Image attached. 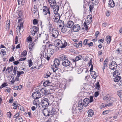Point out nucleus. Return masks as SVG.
Listing matches in <instances>:
<instances>
[{"label": "nucleus", "mask_w": 122, "mask_h": 122, "mask_svg": "<svg viewBox=\"0 0 122 122\" xmlns=\"http://www.w3.org/2000/svg\"><path fill=\"white\" fill-rule=\"evenodd\" d=\"M43 13L44 15H46L48 13L49 14V16L45 20L44 22L47 23H50L52 22L50 15L51 12L50 11V8L46 6H43Z\"/></svg>", "instance_id": "nucleus-1"}, {"label": "nucleus", "mask_w": 122, "mask_h": 122, "mask_svg": "<svg viewBox=\"0 0 122 122\" xmlns=\"http://www.w3.org/2000/svg\"><path fill=\"white\" fill-rule=\"evenodd\" d=\"M54 64L51 65V68L53 72H55L58 70V66L60 65L59 60L57 59H55L54 61Z\"/></svg>", "instance_id": "nucleus-2"}, {"label": "nucleus", "mask_w": 122, "mask_h": 122, "mask_svg": "<svg viewBox=\"0 0 122 122\" xmlns=\"http://www.w3.org/2000/svg\"><path fill=\"white\" fill-rule=\"evenodd\" d=\"M41 104L42 107H46L49 104V100L47 98H43L41 100Z\"/></svg>", "instance_id": "nucleus-3"}, {"label": "nucleus", "mask_w": 122, "mask_h": 122, "mask_svg": "<svg viewBox=\"0 0 122 122\" xmlns=\"http://www.w3.org/2000/svg\"><path fill=\"white\" fill-rule=\"evenodd\" d=\"M55 46L52 44L49 45L48 46L49 49H48V51H49V55H52L54 53V49H55Z\"/></svg>", "instance_id": "nucleus-4"}, {"label": "nucleus", "mask_w": 122, "mask_h": 122, "mask_svg": "<svg viewBox=\"0 0 122 122\" xmlns=\"http://www.w3.org/2000/svg\"><path fill=\"white\" fill-rule=\"evenodd\" d=\"M117 65L115 61H112L109 65V67L110 69L113 70H115L117 67Z\"/></svg>", "instance_id": "nucleus-5"}, {"label": "nucleus", "mask_w": 122, "mask_h": 122, "mask_svg": "<svg viewBox=\"0 0 122 122\" xmlns=\"http://www.w3.org/2000/svg\"><path fill=\"white\" fill-rule=\"evenodd\" d=\"M32 96L34 99H37L39 98L41 96L40 94V92H34L32 95Z\"/></svg>", "instance_id": "nucleus-6"}, {"label": "nucleus", "mask_w": 122, "mask_h": 122, "mask_svg": "<svg viewBox=\"0 0 122 122\" xmlns=\"http://www.w3.org/2000/svg\"><path fill=\"white\" fill-rule=\"evenodd\" d=\"M38 28L35 26H34L31 29V35L34 36L36 34L38 31Z\"/></svg>", "instance_id": "nucleus-7"}, {"label": "nucleus", "mask_w": 122, "mask_h": 122, "mask_svg": "<svg viewBox=\"0 0 122 122\" xmlns=\"http://www.w3.org/2000/svg\"><path fill=\"white\" fill-rule=\"evenodd\" d=\"M71 63V61L68 60L66 59L65 60L63 61L62 65L66 67L70 66Z\"/></svg>", "instance_id": "nucleus-8"}, {"label": "nucleus", "mask_w": 122, "mask_h": 122, "mask_svg": "<svg viewBox=\"0 0 122 122\" xmlns=\"http://www.w3.org/2000/svg\"><path fill=\"white\" fill-rule=\"evenodd\" d=\"M50 115L54 114L56 112L55 109L52 107H50L48 108Z\"/></svg>", "instance_id": "nucleus-9"}, {"label": "nucleus", "mask_w": 122, "mask_h": 122, "mask_svg": "<svg viewBox=\"0 0 122 122\" xmlns=\"http://www.w3.org/2000/svg\"><path fill=\"white\" fill-rule=\"evenodd\" d=\"M52 36L55 38H56L57 37L59 34L58 31L55 29H52Z\"/></svg>", "instance_id": "nucleus-10"}, {"label": "nucleus", "mask_w": 122, "mask_h": 122, "mask_svg": "<svg viewBox=\"0 0 122 122\" xmlns=\"http://www.w3.org/2000/svg\"><path fill=\"white\" fill-rule=\"evenodd\" d=\"M80 29V26L78 24L75 25H73V30L74 32H77Z\"/></svg>", "instance_id": "nucleus-11"}, {"label": "nucleus", "mask_w": 122, "mask_h": 122, "mask_svg": "<svg viewBox=\"0 0 122 122\" xmlns=\"http://www.w3.org/2000/svg\"><path fill=\"white\" fill-rule=\"evenodd\" d=\"M90 100L87 98H85L83 100L82 103L83 106L86 107L90 102Z\"/></svg>", "instance_id": "nucleus-12"}, {"label": "nucleus", "mask_w": 122, "mask_h": 122, "mask_svg": "<svg viewBox=\"0 0 122 122\" xmlns=\"http://www.w3.org/2000/svg\"><path fill=\"white\" fill-rule=\"evenodd\" d=\"M23 23H19L16 28V31L17 32H19L21 29H23Z\"/></svg>", "instance_id": "nucleus-13"}, {"label": "nucleus", "mask_w": 122, "mask_h": 122, "mask_svg": "<svg viewBox=\"0 0 122 122\" xmlns=\"http://www.w3.org/2000/svg\"><path fill=\"white\" fill-rule=\"evenodd\" d=\"M42 112L45 116H49L50 115L48 108L46 109L45 108L44 109Z\"/></svg>", "instance_id": "nucleus-14"}, {"label": "nucleus", "mask_w": 122, "mask_h": 122, "mask_svg": "<svg viewBox=\"0 0 122 122\" xmlns=\"http://www.w3.org/2000/svg\"><path fill=\"white\" fill-rule=\"evenodd\" d=\"M53 10L54 14H56L57 13V12L59 10V6L55 4L54 6Z\"/></svg>", "instance_id": "nucleus-15"}, {"label": "nucleus", "mask_w": 122, "mask_h": 122, "mask_svg": "<svg viewBox=\"0 0 122 122\" xmlns=\"http://www.w3.org/2000/svg\"><path fill=\"white\" fill-rule=\"evenodd\" d=\"M57 43L56 44L57 46H58V47H61L63 45V41H62L58 39L57 40Z\"/></svg>", "instance_id": "nucleus-16"}, {"label": "nucleus", "mask_w": 122, "mask_h": 122, "mask_svg": "<svg viewBox=\"0 0 122 122\" xmlns=\"http://www.w3.org/2000/svg\"><path fill=\"white\" fill-rule=\"evenodd\" d=\"M88 117H92L94 114L93 111L91 109L89 110L88 112Z\"/></svg>", "instance_id": "nucleus-17"}, {"label": "nucleus", "mask_w": 122, "mask_h": 122, "mask_svg": "<svg viewBox=\"0 0 122 122\" xmlns=\"http://www.w3.org/2000/svg\"><path fill=\"white\" fill-rule=\"evenodd\" d=\"M48 1L50 3V6L52 7H53L56 3L55 0H48Z\"/></svg>", "instance_id": "nucleus-18"}, {"label": "nucleus", "mask_w": 122, "mask_h": 122, "mask_svg": "<svg viewBox=\"0 0 122 122\" xmlns=\"http://www.w3.org/2000/svg\"><path fill=\"white\" fill-rule=\"evenodd\" d=\"M90 72H91V76H92V78L96 79V78L97 77L96 72L93 71H90Z\"/></svg>", "instance_id": "nucleus-19"}, {"label": "nucleus", "mask_w": 122, "mask_h": 122, "mask_svg": "<svg viewBox=\"0 0 122 122\" xmlns=\"http://www.w3.org/2000/svg\"><path fill=\"white\" fill-rule=\"evenodd\" d=\"M115 5L114 2L113 0H110L109 3V6L110 7H113Z\"/></svg>", "instance_id": "nucleus-20"}, {"label": "nucleus", "mask_w": 122, "mask_h": 122, "mask_svg": "<svg viewBox=\"0 0 122 122\" xmlns=\"http://www.w3.org/2000/svg\"><path fill=\"white\" fill-rule=\"evenodd\" d=\"M66 58V56L63 55L61 54L59 56V59L61 61H64Z\"/></svg>", "instance_id": "nucleus-21"}, {"label": "nucleus", "mask_w": 122, "mask_h": 122, "mask_svg": "<svg viewBox=\"0 0 122 122\" xmlns=\"http://www.w3.org/2000/svg\"><path fill=\"white\" fill-rule=\"evenodd\" d=\"M65 27H66L68 28H71L73 25L74 23H63Z\"/></svg>", "instance_id": "nucleus-22"}, {"label": "nucleus", "mask_w": 122, "mask_h": 122, "mask_svg": "<svg viewBox=\"0 0 122 122\" xmlns=\"http://www.w3.org/2000/svg\"><path fill=\"white\" fill-rule=\"evenodd\" d=\"M115 77V78L114 79V81L115 82H118V81H120L121 79V77L120 76H114ZM121 81H122L121 80Z\"/></svg>", "instance_id": "nucleus-23"}, {"label": "nucleus", "mask_w": 122, "mask_h": 122, "mask_svg": "<svg viewBox=\"0 0 122 122\" xmlns=\"http://www.w3.org/2000/svg\"><path fill=\"white\" fill-rule=\"evenodd\" d=\"M82 57V56H76L75 59H73L72 60V61H73L74 62H75L76 61H77L78 60H80L81 59V58Z\"/></svg>", "instance_id": "nucleus-24"}, {"label": "nucleus", "mask_w": 122, "mask_h": 122, "mask_svg": "<svg viewBox=\"0 0 122 122\" xmlns=\"http://www.w3.org/2000/svg\"><path fill=\"white\" fill-rule=\"evenodd\" d=\"M13 66H11L10 67H9L7 68L6 70V71H8V73H10L12 71L13 69Z\"/></svg>", "instance_id": "nucleus-25"}, {"label": "nucleus", "mask_w": 122, "mask_h": 122, "mask_svg": "<svg viewBox=\"0 0 122 122\" xmlns=\"http://www.w3.org/2000/svg\"><path fill=\"white\" fill-rule=\"evenodd\" d=\"M110 96L109 95H107L105 96L103 98V99L106 101H109Z\"/></svg>", "instance_id": "nucleus-26"}, {"label": "nucleus", "mask_w": 122, "mask_h": 122, "mask_svg": "<svg viewBox=\"0 0 122 122\" xmlns=\"http://www.w3.org/2000/svg\"><path fill=\"white\" fill-rule=\"evenodd\" d=\"M50 83L49 81H46L43 83V86H50V87H52V86H51L47 85L48 84Z\"/></svg>", "instance_id": "nucleus-27"}, {"label": "nucleus", "mask_w": 122, "mask_h": 122, "mask_svg": "<svg viewBox=\"0 0 122 122\" xmlns=\"http://www.w3.org/2000/svg\"><path fill=\"white\" fill-rule=\"evenodd\" d=\"M120 75V73L118 71L116 70L113 73V75L114 76H119Z\"/></svg>", "instance_id": "nucleus-28"}, {"label": "nucleus", "mask_w": 122, "mask_h": 122, "mask_svg": "<svg viewBox=\"0 0 122 122\" xmlns=\"http://www.w3.org/2000/svg\"><path fill=\"white\" fill-rule=\"evenodd\" d=\"M18 5L20 4L22 5H23L25 2V0H18Z\"/></svg>", "instance_id": "nucleus-29"}, {"label": "nucleus", "mask_w": 122, "mask_h": 122, "mask_svg": "<svg viewBox=\"0 0 122 122\" xmlns=\"http://www.w3.org/2000/svg\"><path fill=\"white\" fill-rule=\"evenodd\" d=\"M83 104L82 102H81L79 103L78 108L79 110H80L83 109Z\"/></svg>", "instance_id": "nucleus-30"}, {"label": "nucleus", "mask_w": 122, "mask_h": 122, "mask_svg": "<svg viewBox=\"0 0 122 122\" xmlns=\"http://www.w3.org/2000/svg\"><path fill=\"white\" fill-rule=\"evenodd\" d=\"M63 45L61 47V48H63L65 47L67 45V42L66 41L64 40H63Z\"/></svg>", "instance_id": "nucleus-31"}, {"label": "nucleus", "mask_w": 122, "mask_h": 122, "mask_svg": "<svg viewBox=\"0 0 122 122\" xmlns=\"http://www.w3.org/2000/svg\"><path fill=\"white\" fill-rule=\"evenodd\" d=\"M18 67L16 66H15L13 69V72L14 75H16V74L17 70L18 69Z\"/></svg>", "instance_id": "nucleus-32"}, {"label": "nucleus", "mask_w": 122, "mask_h": 122, "mask_svg": "<svg viewBox=\"0 0 122 122\" xmlns=\"http://www.w3.org/2000/svg\"><path fill=\"white\" fill-rule=\"evenodd\" d=\"M16 121L19 122H22L23 121V119L21 117H19L15 119Z\"/></svg>", "instance_id": "nucleus-33"}, {"label": "nucleus", "mask_w": 122, "mask_h": 122, "mask_svg": "<svg viewBox=\"0 0 122 122\" xmlns=\"http://www.w3.org/2000/svg\"><path fill=\"white\" fill-rule=\"evenodd\" d=\"M46 52L45 54V58L47 60L49 61V60L50 58L51 57V55H48L47 53V54H46Z\"/></svg>", "instance_id": "nucleus-34"}, {"label": "nucleus", "mask_w": 122, "mask_h": 122, "mask_svg": "<svg viewBox=\"0 0 122 122\" xmlns=\"http://www.w3.org/2000/svg\"><path fill=\"white\" fill-rule=\"evenodd\" d=\"M112 104H111V105H108V104H102V105L100 106V108H103L105 107H106L108 106H111V105H112Z\"/></svg>", "instance_id": "nucleus-35"}, {"label": "nucleus", "mask_w": 122, "mask_h": 122, "mask_svg": "<svg viewBox=\"0 0 122 122\" xmlns=\"http://www.w3.org/2000/svg\"><path fill=\"white\" fill-rule=\"evenodd\" d=\"M45 91V89L43 88H42L40 90V92L41 96H42L43 95H44V92Z\"/></svg>", "instance_id": "nucleus-36"}, {"label": "nucleus", "mask_w": 122, "mask_h": 122, "mask_svg": "<svg viewBox=\"0 0 122 122\" xmlns=\"http://www.w3.org/2000/svg\"><path fill=\"white\" fill-rule=\"evenodd\" d=\"M27 54V52L25 51L24 50L21 53L22 57L25 56Z\"/></svg>", "instance_id": "nucleus-37"}, {"label": "nucleus", "mask_w": 122, "mask_h": 122, "mask_svg": "<svg viewBox=\"0 0 122 122\" xmlns=\"http://www.w3.org/2000/svg\"><path fill=\"white\" fill-rule=\"evenodd\" d=\"M10 23H6L5 25V28L7 30H8L10 28Z\"/></svg>", "instance_id": "nucleus-38"}, {"label": "nucleus", "mask_w": 122, "mask_h": 122, "mask_svg": "<svg viewBox=\"0 0 122 122\" xmlns=\"http://www.w3.org/2000/svg\"><path fill=\"white\" fill-rule=\"evenodd\" d=\"M37 8L36 6L34 5L33 10V12L34 14H35L37 11Z\"/></svg>", "instance_id": "nucleus-39"}, {"label": "nucleus", "mask_w": 122, "mask_h": 122, "mask_svg": "<svg viewBox=\"0 0 122 122\" xmlns=\"http://www.w3.org/2000/svg\"><path fill=\"white\" fill-rule=\"evenodd\" d=\"M116 101V99L113 97L110 98L109 101L110 102H115Z\"/></svg>", "instance_id": "nucleus-40"}, {"label": "nucleus", "mask_w": 122, "mask_h": 122, "mask_svg": "<svg viewBox=\"0 0 122 122\" xmlns=\"http://www.w3.org/2000/svg\"><path fill=\"white\" fill-rule=\"evenodd\" d=\"M19 17H18V19L20 18H22V13L21 11H20L18 13Z\"/></svg>", "instance_id": "nucleus-41"}, {"label": "nucleus", "mask_w": 122, "mask_h": 122, "mask_svg": "<svg viewBox=\"0 0 122 122\" xmlns=\"http://www.w3.org/2000/svg\"><path fill=\"white\" fill-rule=\"evenodd\" d=\"M7 85V83H6L5 82L2 84L0 87V89H1L3 87L6 86Z\"/></svg>", "instance_id": "nucleus-42"}, {"label": "nucleus", "mask_w": 122, "mask_h": 122, "mask_svg": "<svg viewBox=\"0 0 122 122\" xmlns=\"http://www.w3.org/2000/svg\"><path fill=\"white\" fill-rule=\"evenodd\" d=\"M51 75V73L50 72H47V73L45 74L44 75L45 78H48Z\"/></svg>", "instance_id": "nucleus-43"}, {"label": "nucleus", "mask_w": 122, "mask_h": 122, "mask_svg": "<svg viewBox=\"0 0 122 122\" xmlns=\"http://www.w3.org/2000/svg\"><path fill=\"white\" fill-rule=\"evenodd\" d=\"M17 19L18 20V23H23L24 22L23 19L22 18H20L19 19L17 18Z\"/></svg>", "instance_id": "nucleus-44"}, {"label": "nucleus", "mask_w": 122, "mask_h": 122, "mask_svg": "<svg viewBox=\"0 0 122 122\" xmlns=\"http://www.w3.org/2000/svg\"><path fill=\"white\" fill-rule=\"evenodd\" d=\"M33 45V43H32L31 44H29V47L30 51H32Z\"/></svg>", "instance_id": "nucleus-45"}, {"label": "nucleus", "mask_w": 122, "mask_h": 122, "mask_svg": "<svg viewBox=\"0 0 122 122\" xmlns=\"http://www.w3.org/2000/svg\"><path fill=\"white\" fill-rule=\"evenodd\" d=\"M28 62L29 63V67H30L32 65V61L31 60H28Z\"/></svg>", "instance_id": "nucleus-46"}, {"label": "nucleus", "mask_w": 122, "mask_h": 122, "mask_svg": "<svg viewBox=\"0 0 122 122\" xmlns=\"http://www.w3.org/2000/svg\"><path fill=\"white\" fill-rule=\"evenodd\" d=\"M116 53L117 54H120L122 53V50L119 49H118L116 51Z\"/></svg>", "instance_id": "nucleus-47"}, {"label": "nucleus", "mask_w": 122, "mask_h": 122, "mask_svg": "<svg viewBox=\"0 0 122 122\" xmlns=\"http://www.w3.org/2000/svg\"><path fill=\"white\" fill-rule=\"evenodd\" d=\"M111 41V38L110 36H109L107 38V41L108 43H109Z\"/></svg>", "instance_id": "nucleus-48"}, {"label": "nucleus", "mask_w": 122, "mask_h": 122, "mask_svg": "<svg viewBox=\"0 0 122 122\" xmlns=\"http://www.w3.org/2000/svg\"><path fill=\"white\" fill-rule=\"evenodd\" d=\"M96 89L97 88V89L98 90H100V85L99 83V82L98 81L96 84Z\"/></svg>", "instance_id": "nucleus-49"}, {"label": "nucleus", "mask_w": 122, "mask_h": 122, "mask_svg": "<svg viewBox=\"0 0 122 122\" xmlns=\"http://www.w3.org/2000/svg\"><path fill=\"white\" fill-rule=\"evenodd\" d=\"M1 52H2V54L3 55V56L5 55L6 53V52L5 50L3 49H2L1 50Z\"/></svg>", "instance_id": "nucleus-50"}, {"label": "nucleus", "mask_w": 122, "mask_h": 122, "mask_svg": "<svg viewBox=\"0 0 122 122\" xmlns=\"http://www.w3.org/2000/svg\"><path fill=\"white\" fill-rule=\"evenodd\" d=\"M39 103V102H37V99H35L34 102V104L35 105H36V106L37 105H38V103Z\"/></svg>", "instance_id": "nucleus-51"}, {"label": "nucleus", "mask_w": 122, "mask_h": 122, "mask_svg": "<svg viewBox=\"0 0 122 122\" xmlns=\"http://www.w3.org/2000/svg\"><path fill=\"white\" fill-rule=\"evenodd\" d=\"M45 37H46V39H45V40H44V41H43V43H45V41H46V40H48V35H47L46 34L45 35Z\"/></svg>", "instance_id": "nucleus-52"}, {"label": "nucleus", "mask_w": 122, "mask_h": 122, "mask_svg": "<svg viewBox=\"0 0 122 122\" xmlns=\"http://www.w3.org/2000/svg\"><path fill=\"white\" fill-rule=\"evenodd\" d=\"M88 41V40L87 39H85L83 41V44L84 45H86L87 44V41Z\"/></svg>", "instance_id": "nucleus-53"}, {"label": "nucleus", "mask_w": 122, "mask_h": 122, "mask_svg": "<svg viewBox=\"0 0 122 122\" xmlns=\"http://www.w3.org/2000/svg\"><path fill=\"white\" fill-rule=\"evenodd\" d=\"M94 8V6L93 5H90L89 9L90 11L91 12L93 8Z\"/></svg>", "instance_id": "nucleus-54"}, {"label": "nucleus", "mask_w": 122, "mask_h": 122, "mask_svg": "<svg viewBox=\"0 0 122 122\" xmlns=\"http://www.w3.org/2000/svg\"><path fill=\"white\" fill-rule=\"evenodd\" d=\"M107 60V59H106L105 60L104 62L103 65L106 66H107V62H108Z\"/></svg>", "instance_id": "nucleus-55"}, {"label": "nucleus", "mask_w": 122, "mask_h": 122, "mask_svg": "<svg viewBox=\"0 0 122 122\" xmlns=\"http://www.w3.org/2000/svg\"><path fill=\"white\" fill-rule=\"evenodd\" d=\"M27 40L29 42L31 41H32V38L30 36L27 37Z\"/></svg>", "instance_id": "nucleus-56"}, {"label": "nucleus", "mask_w": 122, "mask_h": 122, "mask_svg": "<svg viewBox=\"0 0 122 122\" xmlns=\"http://www.w3.org/2000/svg\"><path fill=\"white\" fill-rule=\"evenodd\" d=\"M84 28L86 30V31L87 30L88 28L86 23H84Z\"/></svg>", "instance_id": "nucleus-57"}, {"label": "nucleus", "mask_w": 122, "mask_h": 122, "mask_svg": "<svg viewBox=\"0 0 122 122\" xmlns=\"http://www.w3.org/2000/svg\"><path fill=\"white\" fill-rule=\"evenodd\" d=\"M64 27H65V26H64V25H63V28L61 30V31L63 33H64L66 32L67 30L66 29L64 28Z\"/></svg>", "instance_id": "nucleus-58"}, {"label": "nucleus", "mask_w": 122, "mask_h": 122, "mask_svg": "<svg viewBox=\"0 0 122 122\" xmlns=\"http://www.w3.org/2000/svg\"><path fill=\"white\" fill-rule=\"evenodd\" d=\"M17 76L16 78L19 77L20 76V75H21L20 74V72L19 71H17Z\"/></svg>", "instance_id": "nucleus-59"}, {"label": "nucleus", "mask_w": 122, "mask_h": 122, "mask_svg": "<svg viewBox=\"0 0 122 122\" xmlns=\"http://www.w3.org/2000/svg\"><path fill=\"white\" fill-rule=\"evenodd\" d=\"M48 26L50 28L49 30H52V29H53L52 28V25L51 24H48Z\"/></svg>", "instance_id": "nucleus-60"}, {"label": "nucleus", "mask_w": 122, "mask_h": 122, "mask_svg": "<svg viewBox=\"0 0 122 122\" xmlns=\"http://www.w3.org/2000/svg\"><path fill=\"white\" fill-rule=\"evenodd\" d=\"M44 95L46 96V95H48L49 93V91H48L45 90V91L44 92Z\"/></svg>", "instance_id": "nucleus-61"}, {"label": "nucleus", "mask_w": 122, "mask_h": 122, "mask_svg": "<svg viewBox=\"0 0 122 122\" xmlns=\"http://www.w3.org/2000/svg\"><path fill=\"white\" fill-rule=\"evenodd\" d=\"M99 93L98 91L96 92L94 94V96L95 97H97L99 95Z\"/></svg>", "instance_id": "nucleus-62"}, {"label": "nucleus", "mask_w": 122, "mask_h": 122, "mask_svg": "<svg viewBox=\"0 0 122 122\" xmlns=\"http://www.w3.org/2000/svg\"><path fill=\"white\" fill-rule=\"evenodd\" d=\"M14 61L15 59H14V57L13 56H12L10 58L9 61L12 62L13 61Z\"/></svg>", "instance_id": "nucleus-63"}, {"label": "nucleus", "mask_w": 122, "mask_h": 122, "mask_svg": "<svg viewBox=\"0 0 122 122\" xmlns=\"http://www.w3.org/2000/svg\"><path fill=\"white\" fill-rule=\"evenodd\" d=\"M19 113L18 112L17 113H16L15 114L14 116V118H16L17 117H19Z\"/></svg>", "instance_id": "nucleus-64"}]
</instances>
